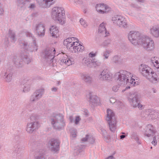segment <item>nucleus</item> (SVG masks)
Instances as JSON below:
<instances>
[{"instance_id":"nucleus-61","label":"nucleus","mask_w":159,"mask_h":159,"mask_svg":"<svg viewBox=\"0 0 159 159\" xmlns=\"http://www.w3.org/2000/svg\"><path fill=\"white\" fill-rule=\"evenodd\" d=\"M69 119L70 122L72 123L74 122V120L72 116H70L69 117Z\"/></svg>"},{"instance_id":"nucleus-6","label":"nucleus","mask_w":159,"mask_h":159,"mask_svg":"<svg viewBox=\"0 0 159 159\" xmlns=\"http://www.w3.org/2000/svg\"><path fill=\"white\" fill-rule=\"evenodd\" d=\"M112 20L115 24L120 27L129 29H133L134 28L133 25H129L125 18L121 16H114L112 18Z\"/></svg>"},{"instance_id":"nucleus-44","label":"nucleus","mask_w":159,"mask_h":159,"mask_svg":"<svg viewBox=\"0 0 159 159\" xmlns=\"http://www.w3.org/2000/svg\"><path fill=\"white\" fill-rule=\"evenodd\" d=\"M111 53V51L109 50H107L103 53V56L104 57V59H107Z\"/></svg>"},{"instance_id":"nucleus-3","label":"nucleus","mask_w":159,"mask_h":159,"mask_svg":"<svg viewBox=\"0 0 159 159\" xmlns=\"http://www.w3.org/2000/svg\"><path fill=\"white\" fill-rule=\"evenodd\" d=\"M145 35H142L140 32L136 31H130L128 34V38L130 42L135 46L140 45Z\"/></svg>"},{"instance_id":"nucleus-48","label":"nucleus","mask_w":159,"mask_h":159,"mask_svg":"<svg viewBox=\"0 0 159 159\" xmlns=\"http://www.w3.org/2000/svg\"><path fill=\"white\" fill-rule=\"evenodd\" d=\"M131 138L132 139H134L136 141H138L139 140V138L137 135V134L135 133H134L132 134L131 136Z\"/></svg>"},{"instance_id":"nucleus-47","label":"nucleus","mask_w":159,"mask_h":159,"mask_svg":"<svg viewBox=\"0 0 159 159\" xmlns=\"http://www.w3.org/2000/svg\"><path fill=\"white\" fill-rule=\"evenodd\" d=\"M16 147L18 148V152H20L25 149V147L21 144L18 145Z\"/></svg>"},{"instance_id":"nucleus-29","label":"nucleus","mask_w":159,"mask_h":159,"mask_svg":"<svg viewBox=\"0 0 159 159\" xmlns=\"http://www.w3.org/2000/svg\"><path fill=\"white\" fill-rule=\"evenodd\" d=\"M157 78V74L152 71V73L151 74V75L146 79L152 83H156L158 81Z\"/></svg>"},{"instance_id":"nucleus-46","label":"nucleus","mask_w":159,"mask_h":159,"mask_svg":"<svg viewBox=\"0 0 159 159\" xmlns=\"http://www.w3.org/2000/svg\"><path fill=\"white\" fill-rule=\"evenodd\" d=\"M30 142L32 146L33 147H36L39 145V143L37 141H34L33 140H30ZM39 146H41V144H39Z\"/></svg>"},{"instance_id":"nucleus-12","label":"nucleus","mask_w":159,"mask_h":159,"mask_svg":"<svg viewBox=\"0 0 159 159\" xmlns=\"http://www.w3.org/2000/svg\"><path fill=\"white\" fill-rule=\"evenodd\" d=\"M40 125L39 121L30 122L27 123L26 130L29 134H32L34 131L38 129Z\"/></svg>"},{"instance_id":"nucleus-15","label":"nucleus","mask_w":159,"mask_h":159,"mask_svg":"<svg viewBox=\"0 0 159 159\" xmlns=\"http://www.w3.org/2000/svg\"><path fill=\"white\" fill-rule=\"evenodd\" d=\"M112 74L109 70L104 69L99 75L98 78L102 80H111L112 78Z\"/></svg>"},{"instance_id":"nucleus-7","label":"nucleus","mask_w":159,"mask_h":159,"mask_svg":"<svg viewBox=\"0 0 159 159\" xmlns=\"http://www.w3.org/2000/svg\"><path fill=\"white\" fill-rule=\"evenodd\" d=\"M20 46L25 50L30 52L36 51L38 49V46L35 39L21 41L19 42Z\"/></svg>"},{"instance_id":"nucleus-34","label":"nucleus","mask_w":159,"mask_h":159,"mask_svg":"<svg viewBox=\"0 0 159 159\" xmlns=\"http://www.w3.org/2000/svg\"><path fill=\"white\" fill-rule=\"evenodd\" d=\"M98 32L101 34H106V30L105 25V23L103 22L100 24L99 27Z\"/></svg>"},{"instance_id":"nucleus-60","label":"nucleus","mask_w":159,"mask_h":159,"mask_svg":"<svg viewBox=\"0 0 159 159\" xmlns=\"http://www.w3.org/2000/svg\"><path fill=\"white\" fill-rule=\"evenodd\" d=\"M110 102L111 103H114L116 102V99L113 98H111L110 99Z\"/></svg>"},{"instance_id":"nucleus-2","label":"nucleus","mask_w":159,"mask_h":159,"mask_svg":"<svg viewBox=\"0 0 159 159\" xmlns=\"http://www.w3.org/2000/svg\"><path fill=\"white\" fill-rule=\"evenodd\" d=\"M51 17L54 20H57L61 25H62L65 23V11L62 7H53L52 10Z\"/></svg>"},{"instance_id":"nucleus-20","label":"nucleus","mask_w":159,"mask_h":159,"mask_svg":"<svg viewBox=\"0 0 159 159\" xmlns=\"http://www.w3.org/2000/svg\"><path fill=\"white\" fill-rule=\"evenodd\" d=\"M81 79L87 84H90L93 81V79L89 74L86 73L80 74Z\"/></svg>"},{"instance_id":"nucleus-14","label":"nucleus","mask_w":159,"mask_h":159,"mask_svg":"<svg viewBox=\"0 0 159 159\" xmlns=\"http://www.w3.org/2000/svg\"><path fill=\"white\" fill-rule=\"evenodd\" d=\"M60 142L59 140L52 139L50 140L48 143L50 149L55 152L58 151L59 149Z\"/></svg>"},{"instance_id":"nucleus-36","label":"nucleus","mask_w":159,"mask_h":159,"mask_svg":"<svg viewBox=\"0 0 159 159\" xmlns=\"http://www.w3.org/2000/svg\"><path fill=\"white\" fill-rule=\"evenodd\" d=\"M111 61L113 63L116 64H120L121 63L120 58L117 56H115L111 59Z\"/></svg>"},{"instance_id":"nucleus-10","label":"nucleus","mask_w":159,"mask_h":159,"mask_svg":"<svg viewBox=\"0 0 159 159\" xmlns=\"http://www.w3.org/2000/svg\"><path fill=\"white\" fill-rule=\"evenodd\" d=\"M56 50L53 47H47L45 49L43 53V57L46 61H50V63L53 62Z\"/></svg>"},{"instance_id":"nucleus-58","label":"nucleus","mask_w":159,"mask_h":159,"mask_svg":"<svg viewBox=\"0 0 159 159\" xmlns=\"http://www.w3.org/2000/svg\"><path fill=\"white\" fill-rule=\"evenodd\" d=\"M130 6L131 7L136 8H140V7L138 6V5L134 3H131L130 5Z\"/></svg>"},{"instance_id":"nucleus-55","label":"nucleus","mask_w":159,"mask_h":159,"mask_svg":"<svg viewBox=\"0 0 159 159\" xmlns=\"http://www.w3.org/2000/svg\"><path fill=\"white\" fill-rule=\"evenodd\" d=\"M78 48H79L77 49L78 50V52L83 51L84 49V47L80 45V44L78 45Z\"/></svg>"},{"instance_id":"nucleus-1","label":"nucleus","mask_w":159,"mask_h":159,"mask_svg":"<svg viewBox=\"0 0 159 159\" xmlns=\"http://www.w3.org/2000/svg\"><path fill=\"white\" fill-rule=\"evenodd\" d=\"M50 121L53 128L57 130L62 129L65 125L64 116L60 113H53Z\"/></svg>"},{"instance_id":"nucleus-11","label":"nucleus","mask_w":159,"mask_h":159,"mask_svg":"<svg viewBox=\"0 0 159 159\" xmlns=\"http://www.w3.org/2000/svg\"><path fill=\"white\" fill-rule=\"evenodd\" d=\"M139 70L141 75L146 78L152 73V71L149 67L144 64H141L139 65Z\"/></svg>"},{"instance_id":"nucleus-17","label":"nucleus","mask_w":159,"mask_h":159,"mask_svg":"<svg viewBox=\"0 0 159 159\" xmlns=\"http://www.w3.org/2000/svg\"><path fill=\"white\" fill-rule=\"evenodd\" d=\"M156 131L151 125H148L146 127L145 131L144 134L148 137H153L154 136H156Z\"/></svg>"},{"instance_id":"nucleus-43","label":"nucleus","mask_w":159,"mask_h":159,"mask_svg":"<svg viewBox=\"0 0 159 159\" xmlns=\"http://www.w3.org/2000/svg\"><path fill=\"white\" fill-rule=\"evenodd\" d=\"M76 43L75 44H76ZM76 45H74L72 48H70V51L72 52H78L77 50L79 48H78V46H76Z\"/></svg>"},{"instance_id":"nucleus-5","label":"nucleus","mask_w":159,"mask_h":159,"mask_svg":"<svg viewBox=\"0 0 159 159\" xmlns=\"http://www.w3.org/2000/svg\"><path fill=\"white\" fill-rule=\"evenodd\" d=\"M106 120L108 124L110 130L115 132L116 128V121L114 113L110 109H107Z\"/></svg>"},{"instance_id":"nucleus-56","label":"nucleus","mask_w":159,"mask_h":159,"mask_svg":"<svg viewBox=\"0 0 159 159\" xmlns=\"http://www.w3.org/2000/svg\"><path fill=\"white\" fill-rule=\"evenodd\" d=\"M106 133V135L104 136V138L105 141L107 142H109V140L108 139V134L107 133L106 131H104Z\"/></svg>"},{"instance_id":"nucleus-51","label":"nucleus","mask_w":159,"mask_h":159,"mask_svg":"<svg viewBox=\"0 0 159 159\" xmlns=\"http://www.w3.org/2000/svg\"><path fill=\"white\" fill-rule=\"evenodd\" d=\"M129 84H131L133 85H135V84H136L135 82V80L134 79L132 78L131 77V78H130L129 79Z\"/></svg>"},{"instance_id":"nucleus-18","label":"nucleus","mask_w":159,"mask_h":159,"mask_svg":"<svg viewBox=\"0 0 159 159\" xmlns=\"http://www.w3.org/2000/svg\"><path fill=\"white\" fill-rule=\"evenodd\" d=\"M97 11L100 13H107L110 11V8L108 6L104 4H97L96 6Z\"/></svg>"},{"instance_id":"nucleus-62","label":"nucleus","mask_w":159,"mask_h":159,"mask_svg":"<svg viewBox=\"0 0 159 159\" xmlns=\"http://www.w3.org/2000/svg\"><path fill=\"white\" fill-rule=\"evenodd\" d=\"M9 42L8 39V38H5V43L6 44V45H7L9 44Z\"/></svg>"},{"instance_id":"nucleus-37","label":"nucleus","mask_w":159,"mask_h":159,"mask_svg":"<svg viewBox=\"0 0 159 159\" xmlns=\"http://www.w3.org/2000/svg\"><path fill=\"white\" fill-rule=\"evenodd\" d=\"M22 60H23L24 63L28 64L31 62V58L25 55L23 56H22Z\"/></svg>"},{"instance_id":"nucleus-64","label":"nucleus","mask_w":159,"mask_h":159,"mask_svg":"<svg viewBox=\"0 0 159 159\" xmlns=\"http://www.w3.org/2000/svg\"><path fill=\"white\" fill-rule=\"evenodd\" d=\"M3 10L2 8L0 6V14H3Z\"/></svg>"},{"instance_id":"nucleus-16","label":"nucleus","mask_w":159,"mask_h":159,"mask_svg":"<svg viewBox=\"0 0 159 159\" xmlns=\"http://www.w3.org/2000/svg\"><path fill=\"white\" fill-rule=\"evenodd\" d=\"M59 55L63 56L59 59V61L61 64L63 65L65 64L67 66L72 64V62H73V58H68L67 55L63 53L60 54Z\"/></svg>"},{"instance_id":"nucleus-57","label":"nucleus","mask_w":159,"mask_h":159,"mask_svg":"<svg viewBox=\"0 0 159 159\" xmlns=\"http://www.w3.org/2000/svg\"><path fill=\"white\" fill-rule=\"evenodd\" d=\"M153 140L152 142V144L154 145V146H155L157 144V140L156 139V136L155 135L153 136Z\"/></svg>"},{"instance_id":"nucleus-28","label":"nucleus","mask_w":159,"mask_h":159,"mask_svg":"<svg viewBox=\"0 0 159 159\" xmlns=\"http://www.w3.org/2000/svg\"><path fill=\"white\" fill-rule=\"evenodd\" d=\"M13 73L11 71L7 70L4 74V79L5 81L7 82H10L12 80Z\"/></svg>"},{"instance_id":"nucleus-42","label":"nucleus","mask_w":159,"mask_h":159,"mask_svg":"<svg viewBox=\"0 0 159 159\" xmlns=\"http://www.w3.org/2000/svg\"><path fill=\"white\" fill-rule=\"evenodd\" d=\"M92 67L94 66H99L101 64V62L99 60L95 61L93 60Z\"/></svg>"},{"instance_id":"nucleus-35","label":"nucleus","mask_w":159,"mask_h":159,"mask_svg":"<svg viewBox=\"0 0 159 159\" xmlns=\"http://www.w3.org/2000/svg\"><path fill=\"white\" fill-rule=\"evenodd\" d=\"M76 41L75 42L73 41V42L69 43H66V42H63V44L64 45L66 46V47L67 48L69 49L70 50V48H72L74 45H75V44L76 43V45H77V44H78V39H76Z\"/></svg>"},{"instance_id":"nucleus-4","label":"nucleus","mask_w":159,"mask_h":159,"mask_svg":"<svg viewBox=\"0 0 159 159\" xmlns=\"http://www.w3.org/2000/svg\"><path fill=\"white\" fill-rule=\"evenodd\" d=\"M116 75L117 83L120 85L127 84L131 78L130 73L125 70H120Z\"/></svg>"},{"instance_id":"nucleus-41","label":"nucleus","mask_w":159,"mask_h":159,"mask_svg":"<svg viewBox=\"0 0 159 159\" xmlns=\"http://www.w3.org/2000/svg\"><path fill=\"white\" fill-rule=\"evenodd\" d=\"M80 22L84 28H86L88 26V24L87 22L83 19L81 18L80 20Z\"/></svg>"},{"instance_id":"nucleus-45","label":"nucleus","mask_w":159,"mask_h":159,"mask_svg":"<svg viewBox=\"0 0 159 159\" xmlns=\"http://www.w3.org/2000/svg\"><path fill=\"white\" fill-rule=\"evenodd\" d=\"M37 116L33 114L30 117V119L31 122L38 121L37 120Z\"/></svg>"},{"instance_id":"nucleus-31","label":"nucleus","mask_w":159,"mask_h":159,"mask_svg":"<svg viewBox=\"0 0 159 159\" xmlns=\"http://www.w3.org/2000/svg\"><path fill=\"white\" fill-rule=\"evenodd\" d=\"M83 61L87 66L89 67H92L93 60H91L89 57H85L83 59Z\"/></svg>"},{"instance_id":"nucleus-26","label":"nucleus","mask_w":159,"mask_h":159,"mask_svg":"<svg viewBox=\"0 0 159 159\" xmlns=\"http://www.w3.org/2000/svg\"><path fill=\"white\" fill-rule=\"evenodd\" d=\"M59 30L56 25L52 26L50 29V32L53 37L57 38L58 36Z\"/></svg>"},{"instance_id":"nucleus-59","label":"nucleus","mask_w":159,"mask_h":159,"mask_svg":"<svg viewBox=\"0 0 159 159\" xmlns=\"http://www.w3.org/2000/svg\"><path fill=\"white\" fill-rule=\"evenodd\" d=\"M28 7L31 9H33L35 7V6L34 4L31 3L30 4V6Z\"/></svg>"},{"instance_id":"nucleus-8","label":"nucleus","mask_w":159,"mask_h":159,"mask_svg":"<svg viewBox=\"0 0 159 159\" xmlns=\"http://www.w3.org/2000/svg\"><path fill=\"white\" fill-rule=\"evenodd\" d=\"M140 98V95L137 93L129 94L128 97V99L131 105L134 107H137L139 109H142L143 106L138 102Z\"/></svg>"},{"instance_id":"nucleus-22","label":"nucleus","mask_w":159,"mask_h":159,"mask_svg":"<svg viewBox=\"0 0 159 159\" xmlns=\"http://www.w3.org/2000/svg\"><path fill=\"white\" fill-rule=\"evenodd\" d=\"M154 111L151 110H148L145 111H143L142 113V117L144 119L148 120L153 119L154 115H153Z\"/></svg>"},{"instance_id":"nucleus-52","label":"nucleus","mask_w":159,"mask_h":159,"mask_svg":"<svg viewBox=\"0 0 159 159\" xmlns=\"http://www.w3.org/2000/svg\"><path fill=\"white\" fill-rule=\"evenodd\" d=\"M81 120V119L79 116H76L75 117V120H74V122L76 125H78L79 123V121Z\"/></svg>"},{"instance_id":"nucleus-24","label":"nucleus","mask_w":159,"mask_h":159,"mask_svg":"<svg viewBox=\"0 0 159 159\" xmlns=\"http://www.w3.org/2000/svg\"><path fill=\"white\" fill-rule=\"evenodd\" d=\"M81 141L82 142L87 141L90 144H93L95 142V139L92 135L88 134H86L84 137L82 138Z\"/></svg>"},{"instance_id":"nucleus-53","label":"nucleus","mask_w":159,"mask_h":159,"mask_svg":"<svg viewBox=\"0 0 159 159\" xmlns=\"http://www.w3.org/2000/svg\"><path fill=\"white\" fill-rule=\"evenodd\" d=\"M71 133L72 137H75L76 136L77 131L75 129H72L71 131Z\"/></svg>"},{"instance_id":"nucleus-50","label":"nucleus","mask_w":159,"mask_h":159,"mask_svg":"<svg viewBox=\"0 0 159 159\" xmlns=\"http://www.w3.org/2000/svg\"><path fill=\"white\" fill-rule=\"evenodd\" d=\"M75 39V38L74 37L69 38L68 39H67L66 40H64L63 42H66V43H69L73 42V40L74 41Z\"/></svg>"},{"instance_id":"nucleus-63","label":"nucleus","mask_w":159,"mask_h":159,"mask_svg":"<svg viewBox=\"0 0 159 159\" xmlns=\"http://www.w3.org/2000/svg\"><path fill=\"white\" fill-rule=\"evenodd\" d=\"M106 159H115V158L113 156H110L107 157Z\"/></svg>"},{"instance_id":"nucleus-13","label":"nucleus","mask_w":159,"mask_h":159,"mask_svg":"<svg viewBox=\"0 0 159 159\" xmlns=\"http://www.w3.org/2000/svg\"><path fill=\"white\" fill-rule=\"evenodd\" d=\"M44 92L43 89H39L36 90L30 97V101L34 102L39 100L41 98Z\"/></svg>"},{"instance_id":"nucleus-23","label":"nucleus","mask_w":159,"mask_h":159,"mask_svg":"<svg viewBox=\"0 0 159 159\" xmlns=\"http://www.w3.org/2000/svg\"><path fill=\"white\" fill-rule=\"evenodd\" d=\"M89 101L90 104L93 106H95L99 104V99L98 97L95 95H92L91 93L89 94Z\"/></svg>"},{"instance_id":"nucleus-25","label":"nucleus","mask_w":159,"mask_h":159,"mask_svg":"<svg viewBox=\"0 0 159 159\" xmlns=\"http://www.w3.org/2000/svg\"><path fill=\"white\" fill-rule=\"evenodd\" d=\"M13 60L14 64L17 67H22L24 64L23 60H22V57L20 58L19 57L14 56L13 57Z\"/></svg>"},{"instance_id":"nucleus-40","label":"nucleus","mask_w":159,"mask_h":159,"mask_svg":"<svg viewBox=\"0 0 159 159\" xmlns=\"http://www.w3.org/2000/svg\"><path fill=\"white\" fill-rule=\"evenodd\" d=\"M111 42V39H108L104 41L103 43V45L104 47H107L110 44Z\"/></svg>"},{"instance_id":"nucleus-54","label":"nucleus","mask_w":159,"mask_h":159,"mask_svg":"<svg viewBox=\"0 0 159 159\" xmlns=\"http://www.w3.org/2000/svg\"><path fill=\"white\" fill-rule=\"evenodd\" d=\"M97 52H95V53H94L93 52H92L89 53V57H95L97 55Z\"/></svg>"},{"instance_id":"nucleus-38","label":"nucleus","mask_w":159,"mask_h":159,"mask_svg":"<svg viewBox=\"0 0 159 159\" xmlns=\"http://www.w3.org/2000/svg\"><path fill=\"white\" fill-rule=\"evenodd\" d=\"M25 34L26 37L25 41H26L27 39L28 40H31L32 39H34V37L30 32L29 31H26L25 32Z\"/></svg>"},{"instance_id":"nucleus-32","label":"nucleus","mask_w":159,"mask_h":159,"mask_svg":"<svg viewBox=\"0 0 159 159\" xmlns=\"http://www.w3.org/2000/svg\"><path fill=\"white\" fill-rule=\"evenodd\" d=\"M8 37L10 39L11 42L14 43L16 40L15 33L11 30H9L8 32Z\"/></svg>"},{"instance_id":"nucleus-30","label":"nucleus","mask_w":159,"mask_h":159,"mask_svg":"<svg viewBox=\"0 0 159 159\" xmlns=\"http://www.w3.org/2000/svg\"><path fill=\"white\" fill-rule=\"evenodd\" d=\"M35 159H45L44 154V150L40 149L38 151L35 155Z\"/></svg>"},{"instance_id":"nucleus-19","label":"nucleus","mask_w":159,"mask_h":159,"mask_svg":"<svg viewBox=\"0 0 159 159\" xmlns=\"http://www.w3.org/2000/svg\"><path fill=\"white\" fill-rule=\"evenodd\" d=\"M37 3L44 8L49 7L55 2V0H36Z\"/></svg>"},{"instance_id":"nucleus-39","label":"nucleus","mask_w":159,"mask_h":159,"mask_svg":"<svg viewBox=\"0 0 159 159\" xmlns=\"http://www.w3.org/2000/svg\"><path fill=\"white\" fill-rule=\"evenodd\" d=\"M30 86L28 83L25 84L23 85V91L24 92H27L30 90Z\"/></svg>"},{"instance_id":"nucleus-49","label":"nucleus","mask_w":159,"mask_h":159,"mask_svg":"<svg viewBox=\"0 0 159 159\" xmlns=\"http://www.w3.org/2000/svg\"><path fill=\"white\" fill-rule=\"evenodd\" d=\"M120 86L121 85H120L119 84H118V85H114L112 88V90L114 92H117L119 90L120 87Z\"/></svg>"},{"instance_id":"nucleus-9","label":"nucleus","mask_w":159,"mask_h":159,"mask_svg":"<svg viewBox=\"0 0 159 159\" xmlns=\"http://www.w3.org/2000/svg\"><path fill=\"white\" fill-rule=\"evenodd\" d=\"M140 45L148 51L153 50L155 48L153 40L146 36H144Z\"/></svg>"},{"instance_id":"nucleus-33","label":"nucleus","mask_w":159,"mask_h":159,"mask_svg":"<svg viewBox=\"0 0 159 159\" xmlns=\"http://www.w3.org/2000/svg\"><path fill=\"white\" fill-rule=\"evenodd\" d=\"M151 62L154 67L157 69L159 68L158 58L155 57H152L151 58Z\"/></svg>"},{"instance_id":"nucleus-27","label":"nucleus","mask_w":159,"mask_h":159,"mask_svg":"<svg viewBox=\"0 0 159 159\" xmlns=\"http://www.w3.org/2000/svg\"><path fill=\"white\" fill-rule=\"evenodd\" d=\"M151 33L156 38L159 37V25H154L150 29Z\"/></svg>"},{"instance_id":"nucleus-21","label":"nucleus","mask_w":159,"mask_h":159,"mask_svg":"<svg viewBox=\"0 0 159 159\" xmlns=\"http://www.w3.org/2000/svg\"><path fill=\"white\" fill-rule=\"evenodd\" d=\"M44 26L43 24H39L36 27V32L39 37H42L45 35Z\"/></svg>"}]
</instances>
